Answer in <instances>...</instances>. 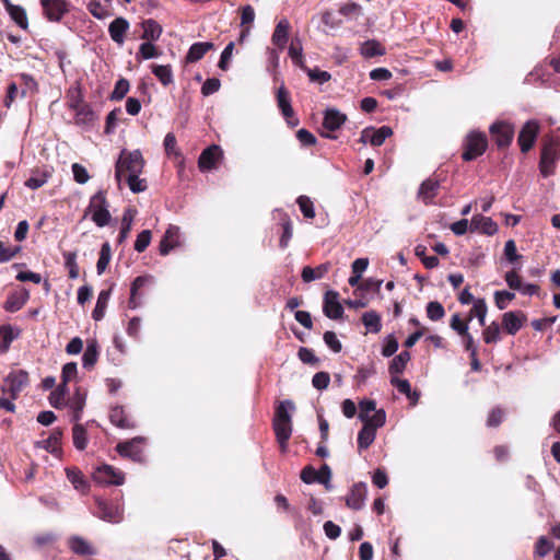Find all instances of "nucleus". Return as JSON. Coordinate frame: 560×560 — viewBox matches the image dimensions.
Instances as JSON below:
<instances>
[{"mask_svg":"<svg viewBox=\"0 0 560 560\" xmlns=\"http://www.w3.org/2000/svg\"><path fill=\"white\" fill-rule=\"evenodd\" d=\"M330 267L331 265L329 262L320 264L315 268L305 266L301 272L302 280L308 283L322 279L330 270Z\"/></svg>","mask_w":560,"mask_h":560,"instance_id":"obj_30","label":"nucleus"},{"mask_svg":"<svg viewBox=\"0 0 560 560\" xmlns=\"http://www.w3.org/2000/svg\"><path fill=\"white\" fill-rule=\"evenodd\" d=\"M346 115L336 108H328L324 115L323 128L327 131H335L346 122Z\"/></svg>","mask_w":560,"mask_h":560,"instance_id":"obj_22","label":"nucleus"},{"mask_svg":"<svg viewBox=\"0 0 560 560\" xmlns=\"http://www.w3.org/2000/svg\"><path fill=\"white\" fill-rule=\"evenodd\" d=\"M362 323L370 331L374 334L380 332L382 329L381 316L374 311L365 312L362 315Z\"/></svg>","mask_w":560,"mask_h":560,"instance_id":"obj_47","label":"nucleus"},{"mask_svg":"<svg viewBox=\"0 0 560 560\" xmlns=\"http://www.w3.org/2000/svg\"><path fill=\"white\" fill-rule=\"evenodd\" d=\"M151 237L152 234L150 230H143L140 232L135 242V250L138 253H143L150 245Z\"/></svg>","mask_w":560,"mask_h":560,"instance_id":"obj_64","label":"nucleus"},{"mask_svg":"<svg viewBox=\"0 0 560 560\" xmlns=\"http://www.w3.org/2000/svg\"><path fill=\"white\" fill-rule=\"evenodd\" d=\"M393 136V129L388 126H382L380 128L366 127L362 130L359 140H386Z\"/></svg>","mask_w":560,"mask_h":560,"instance_id":"obj_29","label":"nucleus"},{"mask_svg":"<svg viewBox=\"0 0 560 560\" xmlns=\"http://www.w3.org/2000/svg\"><path fill=\"white\" fill-rule=\"evenodd\" d=\"M487 303L483 299H478L474 302V306L469 312L468 320H471L472 317H477L480 326H486V315H487Z\"/></svg>","mask_w":560,"mask_h":560,"instance_id":"obj_45","label":"nucleus"},{"mask_svg":"<svg viewBox=\"0 0 560 560\" xmlns=\"http://www.w3.org/2000/svg\"><path fill=\"white\" fill-rule=\"evenodd\" d=\"M363 424L372 428L373 430H377L382 428L386 422V412L384 409L375 410L373 416H368L365 420H362Z\"/></svg>","mask_w":560,"mask_h":560,"instance_id":"obj_52","label":"nucleus"},{"mask_svg":"<svg viewBox=\"0 0 560 560\" xmlns=\"http://www.w3.org/2000/svg\"><path fill=\"white\" fill-rule=\"evenodd\" d=\"M276 440L279 443L281 452H287L288 443L292 435V421H272Z\"/></svg>","mask_w":560,"mask_h":560,"instance_id":"obj_19","label":"nucleus"},{"mask_svg":"<svg viewBox=\"0 0 560 560\" xmlns=\"http://www.w3.org/2000/svg\"><path fill=\"white\" fill-rule=\"evenodd\" d=\"M390 383L398 389L399 393L406 395L413 405L419 399V394L411 390V385L408 380H400L395 377V375H392Z\"/></svg>","mask_w":560,"mask_h":560,"instance_id":"obj_43","label":"nucleus"},{"mask_svg":"<svg viewBox=\"0 0 560 560\" xmlns=\"http://www.w3.org/2000/svg\"><path fill=\"white\" fill-rule=\"evenodd\" d=\"M505 412L501 407H494L490 410L488 418H487V425L489 428H497L499 427L503 419H504Z\"/></svg>","mask_w":560,"mask_h":560,"instance_id":"obj_63","label":"nucleus"},{"mask_svg":"<svg viewBox=\"0 0 560 560\" xmlns=\"http://www.w3.org/2000/svg\"><path fill=\"white\" fill-rule=\"evenodd\" d=\"M68 394V388L65 385H59L54 392L49 395V402L52 407L60 409L66 404V395Z\"/></svg>","mask_w":560,"mask_h":560,"instance_id":"obj_54","label":"nucleus"},{"mask_svg":"<svg viewBox=\"0 0 560 560\" xmlns=\"http://www.w3.org/2000/svg\"><path fill=\"white\" fill-rule=\"evenodd\" d=\"M290 22L287 19L280 20L273 31L271 40L280 50H282L289 39Z\"/></svg>","mask_w":560,"mask_h":560,"instance_id":"obj_24","label":"nucleus"},{"mask_svg":"<svg viewBox=\"0 0 560 560\" xmlns=\"http://www.w3.org/2000/svg\"><path fill=\"white\" fill-rule=\"evenodd\" d=\"M141 27L143 30L142 39L155 42L158 40L163 32L162 26L153 19L144 20L141 23Z\"/></svg>","mask_w":560,"mask_h":560,"instance_id":"obj_31","label":"nucleus"},{"mask_svg":"<svg viewBox=\"0 0 560 560\" xmlns=\"http://www.w3.org/2000/svg\"><path fill=\"white\" fill-rule=\"evenodd\" d=\"M73 445L77 450L83 451L88 446V432L83 424L75 423L72 428Z\"/></svg>","mask_w":560,"mask_h":560,"instance_id":"obj_42","label":"nucleus"},{"mask_svg":"<svg viewBox=\"0 0 560 560\" xmlns=\"http://www.w3.org/2000/svg\"><path fill=\"white\" fill-rule=\"evenodd\" d=\"M324 314L330 319H339L343 315V307L339 302V293L334 290H329L324 295Z\"/></svg>","mask_w":560,"mask_h":560,"instance_id":"obj_10","label":"nucleus"},{"mask_svg":"<svg viewBox=\"0 0 560 560\" xmlns=\"http://www.w3.org/2000/svg\"><path fill=\"white\" fill-rule=\"evenodd\" d=\"M490 132L495 140H512L515 133V128L510 122L497 121L490 126Z\"/></svg>","mask_w":560,"mask_h":560,"instance_id":"obj_28","label":"nucleus"},{"mask_svg":"<svg viewBox=\"0 0 560 560\" xmlns=\"http://www.w3.org/2000/svg\"><path fill=\"white\" fill-rule=\"evenodd\" d=\"M212 48L213 44L210 42L195 43L190 46L186 55V61L191 63L197 62Z\"/></svg>","mask_w":560,"mask_h":560,"instance_id":"obj_32","label":"nucleus"},{"mask_svg":"<svg viewBox=\"0 0 560 560\" xmlns=\"http://www.w3.org/2000/svg\"><path fill=\"white\" fill-rule=\"evenodd\" d=\"M67 544L70 550L80 557H92L96 553L92 544L81 536H71Z\"/></svg>","mask_w":560,"mask_h":560,"instance_id":"obj_18","label":"nucleus"},{"mask_svg":"<svg viewBox=\"0 0 560 560\" xmlns=\"http://www.w3.org/2000/svg\"><path fill=\"white\" fill-rule=\"evenodd\" d=\"M137 214V210L135 208H127L124 211L122 219H121V229L119 231L117 241L119 244L124 243L125 240L128 237L130 231L132 221Z\"/></svg>","mask_w":560,"mask_h":560,"instance_id":"obj_34","label":"nucleus"},{"mask_svg":"<svg viewBox=\"0 0 560 560\" xmlns=\"http://www.w3.org/2000/svg\"><path fill=\"white\" fill-rule=\"evenodd\" d=\"M483 341L488 345L495 343L500 340V326L497 322H492L486 326L482 331Z\"/></svg>","mask_w":560,"mask_h":560,"instance_id":"obj_56","label":"nucleus"},{"mask_svg":"<svg viewBox=\"0 0 560 560\" xmlns=\"http://www.w3.org/2000/svg\"><path fill=\"white\" fill-rule=\"evenodd\" d=\"M30 376L24 370L11 371L0 385V408L9 412L15 411L14 400L28 385Z\"/></svg>","mask_w":560,"mask_h":560,"instance_id":"obj_1","label":"nucleus"},{"mask_svg":"<svg viewBox=\"0 0 560 560\" xmlns=\"http://www.w3.org/2000/svg\"><path fill=\"white\" fill-rule=\"evenodd\" d=\"M539 132L537 120H528L520 131L517 140H535Z\"/></svg>","mask_w":560,"mask_h":560,"instance_id":"obj_50","label":"nucleus"},{"mask_svg":"<svg viewBox=\"0 0 560 560\" xmlns=\"http://www.w3.org/2000/svg\"><path fill=\"white\" fill-rule=\"evenodd\" d=\"M287 407H289L290 409H294V404L291 400L280 401L279 405L275 409V416H273L272 421H282V422L292 421Z\"/></svg>","mask_w":560,"mask_h":560,"instance_id":"obj_51","label":"nucleus"},{"mask_svg":"<svg viewBox=\"0 0 560 560\" xmlns=\"http://www.w3.org/2000/svg\"><path fill=\"white\" fill-rule=\"evenodd\" d=\"M427 316L432 322H439L445 316L443 305L438 301H431L425 306Z\"/></svg>","mask_w":560,"mask_h":560,"instance_id":"obj_53","label":"nucleus"},{"mask_svg":"<svg viewBox=\"0 0 560 560\" xmlns=\"http://www.w3.org/2000/svg\"><path fill=\"white\" fill-rule=\"evenodd\" d=\"M67 102L68 107L72 112L88 105L86 103H84L83 93L79 84H75L68 90Z\"/></svg>","mask_w":560,"mask_h":560,"instance_id":"obj_36","label":"nucleus"},{"mask_svg":"<svg viewBox=\"0 0 560 560\" xmlns=\"http://www.w3.org/2000/svg\"><path fill=\"white\" fill-rule=\"evenodd\" d=\"M151 71L164 86L170 85L174 81L173 70L170 65H152Z\"/></svg>","mask_w":560,"mask_h":560,"instance_id":"obj_39","label":"nucleus"},{"mask_svg":"<svg viewBox=\"0 0 560 560\" xmlns=\"http://www.w3.org/2000/svg\"><path fill=\"white\" fill-rule=\"evenodd\" d=\"M110 293L112 289L102 290L98 293L96 305L92 312V317L94 320L98 322L104 318Z\"/></svg>","mask_w":560,"mask_h":560,"instance_id":"obj_35","label":"nucleus"},{"mask_svg":"<svg viewBox=\"0 0 560 560\" xmlns=\"http://www.w3.org/2000/svg\"><path fill=\"white\" fill-rule=\"evenodd\" d=\"M288 54L292 59L293 63L300 68H304V57H303V45L302 40L299 37L292 38Z\"/></svg>","mask_w":560,"mask_h":560,"instance_id":"obj_38","label":"nucleus"},{"mask_svg":"<svg viewBox=\"0 0 560 560\" xmlns=\"http://www.w3.org/2000/svg\"><path fill=\"white\" fill-rule=\"evenodd\" d=\"M368 489L364 482L354 483L346 498V505L352 510H361L364 506Z\"/></svg>","mask_w":560,"mask_h":560,"instance_id":"obj_14","label":"nucleus"},{"mask_svg":"<svg viewBox=\"0 0 560 560\" xmlns=\"http://www.w3.org/2000/svg\"><path fill=\"white\" fill-rule=\"evenodd\" d=\"M65 267L68 269V276L70 279H77L79 277V266L77 264L75 252H63Z\"/></svg>","mask_w":560,"mask_h":560,"instance_id":"obj_49","label":"nucleus"},{"mask_svg":"<svg viewBox=\"0 0 560 560\" xmlns=\"http://www.w3.org/2000/svg\"><path fill=\"white\" fill-rule=\"evenodd\" d=\"M376 438V431L363 424L358 434V448L359 452L369 448Z\"/></svg>","mask_w":560,"mask_h":560,"instance_id":"obj_44","label":"nucleus"},{"mask_svg":"<svg viewBox=\"0 0 560 560\" xmlns=\"http://www.w3.org/2000/svg\"><path fill=\"white\" fill-rule=\"evenodd\" d=\"M143 166L144 160L139 150L133 152L122 150L115 165V177L120 183L126 175L140 174Z\"/></svg>","mask_w":560,"mask_h":560,"instance_id":"obj_3","label":"nucleus"},{"mask_svg":"<svg viewBox=\"0 0 560 560\" xmlns=\"http://www.w3.org/2000/svg\"><path fill=\"white\" fill-rule=\"evenodd\" d=\"M112 258V248L108 242H105L101 246L100 257L96 262V270L98 275H102L109 265Z\"/></svg>","mask_w":560,"mask_h":560,"instance_id":"obj_48","label":"nucleus"},{"mask_svg":"<svg viewBox=\"0 0 560 560\" xmlns=\"http://www.w3.org/2000/svg\"><path fill=\"white\" fill-rule=\"evenodd\" d=\"M45 16L52 22H58L68 12V3L65 0H40Z\"/></svg>","mask_w":560,"mask_h":560,"instance_id":"obj_12","label":"nucleus"},{"mask_svg":"<svg viewBox=\"0 0 560 560\" xmlns=\"http://www.w3.org/2000/svg\"><path fill=\"white\" fill-rule=\"evenodd\" d=\"M28 300H30L28 290L25 288H22L20 291L11 292L8 295V298L3 304V308L7 312L15 313V312L20 311L26 304V302Z\"/></svg>","mask_w":560,"mask_h":560,"instance_id":"obj_17","label":"nucleus"},{"mask_svg":"<svg viewBox=\"0 0 560 560\" xmlns=\"http://www.w3.org/2000/svg\"><path fill=\"white\" fill-rule=\"evenodd\" d=\"M124 179L126 180L130 190L135 194L142 192L148 188L147 180L144 178H140L139 174L126 175V177H124L122 180Z\"/></svg>","mask_w":560,"mask_h":560,"instance_id":"obj_55","label":"nucleus"},{"mask_svg":"<svg viewBox=\"0 0 560 560\" xmlns=\"http://www.w3.org/2000/svg\"><path fill=\"white\" fill-rule=\"evenodd\" d=\"M160 55H161V52L158 50L155 45L152 42L147 40L140 45L139 51L137 54V58L141 57L142 59L148 60V59L156 58Z\"/></svg>","mask_w":560,"mask_h":560,"instance_id":"obj_58","label":"nucleus"},{"mask_svg":"<svg viewBox=\"0 0 560 560\" xmlns=\"http://www.w3.org/2000/svg\"><path fill=\"white\" fill-rule=\"evenodd\" d=\"M107 191L98 190L91 198L83 218L91 215V220L98 226L104 228L109 224L112 214L109 212V202L107 200Z\"/></svg>","mask_w":560,"mask_h":560,"instance_id":"obj_2","label":"nucleus"},{"mask_svg":"<svg viewBox=\"0 0 560 560\" xmlns=\"http://www.w3.org/2000/svg\"><path fill=\"white\" fill-rule=\"evenodd\" d=\"M98 359V345L96 340H88L86 349L82 357V363L85 369H91L95 365Z\"/></svg>","mask_w":560,"mask_h":560,"instance_id":"obj_41","label":"nucleus"},{"mask_svg":"<svg viewBox=\"0 0 560 560\" xmlns=\"http://www.w3.org/2000/svg\"><path fill=\"white\" fill-rule=\"evenodd\" d=\"M74 124L82 129L89 130L95 127L97 121V115L88 104L81 108L73 110Z\"/></svg>","mask_w":560,"mask_h":560,"instance_id":"obj_15","label":"nucleus"},{"mask_svg":"<svg viewBox=\"0 0 560 560\" xmlns=\"http://www.w3.org/2000/svg\"><path fill=\"white\" fill-rule=\"evenodd\" d=\"M281 226H282V235L279 241V246L281 248H287L289 245V242L292 237V234H293L292 223L287 214H284V217L281 220Z\"/></svg>","mask_w":560,"mask_h":560,"instance_id":"obj_57","label":"nucleus"},{"mask_svg":"<svg viewBox=\"0 0 560 560\" xmlns=\"http://www.w3.org/2000/svg\"><path fill=\"white\" fill-rule=\"evenodd\" d=\"M553 548V544L545 536H540L535 544V556L542 558Z\"/></svg>","mask_w":560,"mask_h":560,"instance_id":"obj_61","label":"nucleus"},{"mask_svg":"<svg viewBox=\"0 0 560 560\" xmlns=\"http://www.w3.org/2000/svg\"><path fill=\"white\" fill-rule=\"evenodd\" d=\"M5 7L11 19L23 30H26L28 26L27 15L24 8L21 5H15L10 2V0H1Z\"/></svg>","mask_w":560,"mask_h":560,"instance_id":"obj_27","label":"nucleus"},{"mask_svg":"<svg viewBox=\"0 0 560 560\" xmlns=\"http://www.w3.org/2000/svg\"><path fill=\"white\" fill-rule=\"evenodd\" d=\"M68 480L72 483L75 490L86 493L90 489V483L83 472L77 467L66 468Z\"/></svg>","mask_w":560,"mask_h":560,"instance_id":"obj_25","label":"nucleus"},{"mask_svg":"<svg viewBox=\"0 0 560 560\" xmlns=\"http://www.w3.org/2000/svg\"><path fill=\"white\" fill-rule=\"evenodd\" d=\"M109 420L112 424L119 429H133L136 428V422L125 411L122 406H115L109 411Z\"/></svg>","mask_w":560,"mask_h":560,"instance_id":"obj_20","label":"nucleus"},{"mask_svg":"<svg viewBox=\"0 0 560 560\" xmlns=\"http://www.w3.org/2000/svg\"><path fill=\"white\" fill-rule=\"evenodd\" d=\"M515 298V294L513 292H510V291H495L494 292V303H495V306L499 308V310H505L508 307V304L514 300Z\"/></svg>","mask_w":560,"mask_h":560,"instance_id":"obj_62","label":"nucleus"},{"mask_svg":"<svg viewBox=\"0 0 560 560\" xmlns=\"http://www.w3.org/2000/svg\"><path fill=\"white\" fill-rule=\"evenodd\" d=\"M296 203L299 205L301 212L306 219L315 218L313 201L307 196H300L296 199Z\"/></svg>","mask_w":560,"mask_h":560,"instance_id":"obj_60","label":"nucleus"},{"mask_svg":"<svg viewBox=\"0 0 560 560\" xmlns=\"http://www.w3.org/2000/svg\"><path fill=\"white\" fill-rule=\"evenodd\" d=\"M179 245V228L170 225L160 241L159 252L162 256L167 255L173 248Z\"/></svg>","mask_w":560,"mask_h":560,"instance_id":"obj_16","label":"nucleus"},{"mask_svg":"<svg viewBox=\"0 0 560 560\" xmlns=\"http://www.w3.org/2000/svg\"><path fill=\"white\" fill-rule=\"evenodd\" d=\"M95 506V515L105 522L119 523L124 518V509L117 502L96 498Z\"/></svg>","mask_w":560,"mask_h":560,"instance_id":"obj_6","label":"nucleus"},{"mask_svg":"<svg viewBox=\"0 0 560 560\" xmlns=\"http://www.w3.org/2000/svg\"><path fill=\"white\" fill-rule=\"evenodd\" d=\"M222 159V149L220 145L213 143L201 152L198 166L201 171H210L215 168Z\"/></svg>","mask_w":560,"mask_h":560,"instance_id":"obj_8","label":"nucleus"},{"mask_svg":"<svg viewBox=\"0 0 560 560\" xmlns=\"http://www.w3.org/2000/svg\"><path fill=\"white\" fill-rule=\"evenodd\" d=\"M150 276H138L131 283L130 298L128 301L129 308H137L140 304L139 291L151 281Z\"/></svg>","mask_w":560,"mask_h":560,"instance_id":"obj_26","label":"nucleus"},{"mask_svg":"<svg viewBox=\"0 0 560 560\" xmlns=\"http://www.w3.org/2000/svg\"><path fill=\"white\" fill-rule=\"evenodd\" d=\"M439 178L431 176L423 180L418 189L417 197L422 200L425 205L433 203L434 198L438 196L440 190Z\"/></svg>","mask_w":560,"mask_h":560,"instance_id":"obj_13","label":"nucleus"},{"mask_svg":"<svg viewBox=\"0 0 560 560\" xmlns=\"http://www.w3.org/2000/svg\"><path fill=\"white\" fill-rule=\"evenodd\" d=\"M411 354L409 351H401L398 355H396L389 363L388 372L390 375L401 374L407 363L410 361Z\"/></svg>","mask_w":560,"mask_h":560,"instance_id":"obj_37","label":"nucleus"},{"mask_svg":"<svg viewBox=\"0 0 560 560\" xmlns=\"http://www.w3.org/2000/svg\"><path fill=\"white\" fill-rule=\"evenodd\" d=\"M144 443V438L137 436L128 441L119 442L115 450L121 457L129 458L132 462L142 464L145 462L143 451Z\"/></svg>","mask_w":560,"mask_h":560,"instance_id":"obj_5","label":"nucleus"},{"mask_svg":"<svg viewBox=\"0 0 560 560\" xmlns=\"http://www.w3.org/2000/svg\"><path fill=\"white\" fill-rule=\"evenodd\" d=\"M129 88H130V84H129L128 80H126L124 78L119 79L116 82L115 88L110 94V100H113V101L122 100L126 96V94L128 93Z\"/></svg>","mask_w":560,"mask_h":560,"instance_id":"obj_59","label":"nucleus"},{"mask_svg":"<svg viewBox=\"0 0 560 560\" xmlns=\"http://www.w3.org/2000/svg\"><path fill=\"white\" fill-rule=\"evenodd\" d=\"M559 159L560 142H544L539 162V171L544 177L555 173L556 163Z\"/></svg>","mask_w":560,"mask_h":560,"instance_id":"obj_4","label":"nucleus"},{"mask_svg":"<svg viewBox=\"0 0 560 560\" xmlns=\"http://www.w3.org/2000/svg\"><path fill=\"white\" fill-rule=\"evenodd\" d=\"M527 320V316L522 311H509L502 315L503 329L509 335H516Z\"/></svg>","mask_w":560,"mask_h":560,"instance_id":"obj_11","label":"nucleus"},{"mask_svg":"<svg viewBox=\"0 0 560 560\" xmlns=\"http://www.w3.org/2000/svg\"><path fill=\"white\" fill-rule=\"evenodd\" d=\"M21 330L13 328L11 325H2V332L0 334V354L8 352L12 341L20 336Z\"/></svg>","mask_w":560,"mask_h":560,"instance_id":"obj_33","label":"nucleus"},{"mask_svg":"<svg viewBox=\"0 0 560 560\" xmlns=\"http://www.w3.org/2000/svg\"><path fill=\"white\" fill-rule=\"evenodd\" d=\"M129 30V22L125 18H116L108 26L110 38L118 45L125 42V34Z\"/></svg>","mask_w":560,"mask_h":560,"instance_id":"obj_23","label":"nucleus"},{"mask_svg":"<svg viewBox=\"0 0 560 560\" xmlns=\"http://www.w3.org/2000/svg\"><path fill=\"white\" fill-rule=\"evenodd\" d=\"M361 54L365 58L383 56L385 54V48L377 40H366L361 46Z\"/></svg>","mask_w":560,"mask_h":560,"instance_id":"obj_46","label":"nucleus"},{"mask_svg":"<svg viewBox=\"0 0 560 560\" xmlns=\"http://www.w3.org/2000/svg\"><path fill=\"white\" fill-rule=\"evenodd\" d=\"M277 104L288 125L291 127L298 126L299 119L294 116V112L291 106L290 93L283 84L279 86L277 91Z\"/></svg>","mask_w":560,"mask_h":560,"instance_id":"obj_9","label":"nucleus"},{"mask_svg":"<svg viewBox=\"0 0 560 560\" xmlns=\"http://www.w3.org/2000/svg\"><path fill=\"white\" fill-rule=\"evenodd\" d=\"M92 477L95 482L106 486H121L125 482V474L108 464L96 467Z\"/></svg>","mask_w":560,"mask_h":560,"instance_id":"obj_7","label":"nucleus"},{"mask_svg":"<svg viewBox=\"0 0 560 560\" xmlns=\"http://www.w3.org/2000/svg\"><path fill=\"white\" fill-rule=\"evenodd\" d=\"M470 231H478L486 235H493L498 232V224L489 217L474 215L470 221Z\"/></svg>","mask_w":560,"mask_h":560,"instance_id":"obj_21","label":"nucleus"},{"mask_svg":"<svg viewBox=\"0 0 560 560\" xmlns=\"http://www.w3.org/2000/svg\"><path fill=\"white\" fill-rule=\"evenodd\" d=\"M488 147V142H467L462 154L464 161H472L482 155Z\"/></svg>","mask_w":560,"mask_h":560,"instance_id":"obj_40","label":"nucleus"}]
</instances>
